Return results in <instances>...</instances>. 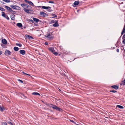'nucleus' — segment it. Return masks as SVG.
<instances>
[{"mask_svg":"<svg viewBox=\"0 0 125 125\" xmlns=\"http://www.w3.org/2000/svg\"><path fill=\"white\" fill-rule=\"evenodd\" d=\"M31 9L32 7L31 6L27 4L25 8H24L23 10L27 13L32 14L33 13V11L31 10Z\"/></svg>","mask_w":125,"mask_h":125,"instance_id":"1","label":"nucleus"},{"mask_svg":"<svg viewBox=\"0 0 125 125\" xmlns=\"http://www.w3.org/2000/svg\"><path fill=\"white\" fill-rule=\"evenodd\" d=\"M46 105L50 108L52 107L53 109H55L56 110L58 111H61L62 110L60 108L58 107L57 106L54 105L53 104H46Z\"/></svg>","mask_w":125,"mask_h":125,"instance_id":"2","label":"nucleus"},{"mask_svg":"<svg viewBox=\"0 0 125 125\" xmlns=\"http://www.w3.org/2000/svg\"><path fill=\"white\" fill-rule=\"evenodd\" d=\"M45 37L48 40H51L53 38V36L51 32H50L45 35Z\"/></svg>","mask_w":125,"mask_h":125,"instance_id":"3","label":"nucleus"},{"mask_svg":"<svg viewBox=\"0 0 125 125\" xmlns=\"http://www.w3.org/2000/svg\"><path fill=\"white\" fill-rule=\"evenodd\" d=\"M40 15L42 17H47L48 16V14L42 11L40 12Z\"/></svg>","mask_w":125,"mask_h":125,"instance_id":"4","label":"nucleus"},{"mask_svg":"<svg viewBox=\"0 0 125 125\" xmlns=\"http://www.w3.org/2000/svg\"><path fill=\"white\" fill-rule=\"evenodd\" d=\"M2 16H3V17L5 18H6L7 20H9V18L8 17V16L7 15L5 14V13L3 12L2 11Z\"/></svg>","mask_w":125,"mask_h":125,"instance_id":"5","label":"nucleus"},{"mask_svg":"<svg viewBox=\"0 0 125 125\" xmlns=\"http://www.w3.org/2000/svg\"><path fill=\"white\" fill-rule=\"evenodd\" d=\"M11 52L9 50H7L5 52V54L6 55H8L11 54Z\"/></svg>","mask_w":125,"mask_h":125,"instance_id":"6","label":"nucleus"},{"mask_svg":"<svg viewBox=\"0 0 125 125\" xmlns=\"http://www.w3.org/2000/svg\"><path fill=\"white\" fill-rule=\"evenodd\" d=\"M24 1L25 2L28 3V4L31 6H33V3L30 1L24 0Z\"/></svg>","mask_w":125,"mask_h":125,"instance_id":"7","label":"nucleus"},{"mask_svg":"<svg viewBox=\"0 0 125 125\" xmlns=\"http://www.w3.org/2000/svg\"><path fill=\"white\" fill-rule=\"evenodd\" d=\"M2 42L4 44H6L7 43V42L6 39H3L2 40Z\"/></svg>","mask_w":125,"mask_h":125,"instance_id":"8","label":"nucleus"},{"mask_svg":"<svg viewBox=\"0 0 125 125\" xmlns=\"http://www.w3.org/2000/svg\"><path fill=\"white\" fill-rule=\"evenodd\" d=\"M20 53L22 55H24L25 53V51L23 50H21L20 51Z\"/></svg>","mask_w":125,"mask_h":125,"instance_id":"9","label":"nucleus"},{"mask_svg":"<svg viewBox=\"0 0 125 125\" xmlns=\"http://www.w3.org/2000/svg\"><path fill=\"white\" fill-rule=\"evenodd\" d=\"M49 49L50 51L51 52L53 53L55 51L54 49L52 47H51L49 48Z\"/></svg>","mask_w":125,"mask_h":125,"instance_id":"10","label":"nucleus"},{"mask_svg":"<svg viewBox=\"0 0 125 125\" xmlns=\"http://www.w3.org/2000/svg\"><path fill=\"white\" fill-rule=\"evenodd\" d=\"M33 21L36 23L38 22L39 21V19L36 18H33Z\"/></svg>","mask_w":125,"mask_h":125,"instance_id":"11","label":"nucleus"},{"mask_svg":"<svg viewBox=\"0 0 125 125\" xmlns=\"http://www.w3.org/2000/svg\"><path fill=\"white\" fill-rule=\"evenodd\" d=\"M25 36L26 38H28L29 39H33V38L31 36L29 35H26Z\"/></svg>","mask_w":125,"mask_h":125,"instance_id":"12","label":"nucleus"},{"mask_svg":"<svg viewBox=\"0 0 125 125\" xmlns=\"http://www.w3.org/2000/svg\"><path fill=\"white\" fill-rule=\"evenodd\" d=\"M111 87L116 90H117L118 88V86L116 85L112 86H111Z\"/></svg>","mask_w":125,"mask_h":125,"instance_id":"13","label":"nucleus"},{"mask_svg":"<svg viewBox=\"0 0 125 125\" xmlns=\"http://www.w3.org/2000/svg\"><path fill=\"white\" fill-rule=\"evenodd\" d=\"M42 8L44 9H47L49 8H51V7L49 6L46 7L45 6H42Z\"/></svg>","mask_w":125,"mask_h":125,"instance_id":"14","label":"nucleus"},{"mask_svg":"<svg viewBox=\"0 0 125 125\" xmlns=\"http://www.w3.org/2000/svg\"><path fill=\"white\" fill-rule=\"evenodd\" d=\"M53 26L54 27H56L59 26V25L58 24L57 22H55V23L53 24Z\"/></svg>","mask_w":125,"mask_h":125,"instance_id":"15","label":"nucleus"},{"mask_svg":"<svg viewBox=\"0 0 125 125\" xmlns=\"http://www.w3.org/2000/svg\"><path fill=\"white\" fill-rule=\"evenodd\" d=\"M125 33V25L123 30L121 34V35H123V34Z\"/></svg>","mask_w":125,"mask_h":125,"instance_id":"16","label":"nucleus"},{"mask_svg":"<svg viewBox=\"0 0 125 125\" xmlns=\"http://www.w3.org/2000/svg\"><path fill=\"white\" fill-rule=\"evenodd\" d=\"M10 18H11V20H14L15 19V18L14 17V15H11L10 16Z\"/></svg>","mask_w":125,"mask_h":125,"instance_id":"17","label":"nucleus"},{"mask_svg":"<svg viewBox=\"0 0 125 125\" xmlns=\"http://www.w3.org/2000/svg\"><path fill=\"white\" fill-rule=\"evenodd\" d=\"M4 107L0 105V110L1 111H3L4 110Z\"/></svg>","mask_w":125,"mask_h":125,"instance_id":"18","label":"nucleus"},{"mask_svg":"<svg viewBox=\"0 0 125 125\" xmlns=\"http://www.w3.org/2000/svg\"><path fill=\"white\" fill-rule=\"evenodd\" d=\"M17 26L19 27H22V25L21 23H18L17 24Z\"/></svg>","mask_w":125,"mask_h":125,"instance_id":"19","label":"nucleus"},{"mask_svg":"<svg viewBox=\"0 0 125 125\" xmlns=\"http://www.w3.org/2000/svg\"><path fill=\"white\" fill-rule=\"evenodd\" d=\"M32 94L35 95H40V94L37 92H34L32 93Z\"/></svg>","mask_w":125,"mask_h":125,"instance_id":"20","label":"nucleus"},{"mask_svg":"<svg viewBox=\"0 0 125 125\" xmlns=\"http://www.w3.org/2000/svg\"><path fill=\"white\" fill-rule=\"evenodd\" d=\"M10 7L13 9H15L16 8V5H10Z\"/></svg>","mask_w":125,"mask_h":125,"instance_id":"21","label":"nucleus"},{"mask_svg":"<svg viewBox=\"0 0 125 125\" xmlns=\"http://www.w3.org/2000/svg\"><path fill=\"white\" fill-rule=\"evenodd\" d=\"M26 4L25 3H22L21 4V6L23 8V9H24V8H25V6L26 5Z\"/></svg>","mask_w":125,"mask_h":125,"instance_id":"22","label":"nucleus"},{"mask_svg":"<svg viewBox=\"0 0 125 125\" xmlns=\"http://www.w3.org/2000/svg\"><path fill=\"white\" fill-rule=\"evenodd\" d=\"M13 49L15 51H17L19 50V48L16 47H14Z\"/></svg>","mask_w":125,"mask_h":125,"instance_id":"23","label":"nucleus"},{"mask_svg":"<svg viewBox=\"0 0 125 125\" xmlns=\"http://www.w3.org/2000/svg\"><path fill=\"white\" fill-rule=\"evenodd\" d=\"M117 107H118L119 108L121 109H123L124 108V107L121 105H117Z\"/></svg>","mask_w":125,"mask_h":125,"instance_id":"24","label":"nucleus"},{"mask_svg":"<svg viewBox=\"0 0 125 125\" xmlns=\"http://www.w3.org/2000/svg\"><path fill=\"white\" fill-rule=\"evenodd\" d=\"M79 2L77 1H75L74 3L73 4L74 5H76L78 4Z\"/></svg>","mask_w":125,"mask_h":125,"instance_id":"25","label":"nucleus"},{"mask_svg":"<svg viewBox=\"0 0 125 125\" xmlns=\"http://www.w3.org/2000/svg\"><path fill=\"white\" fill-rule=\"evenodd\" d=\"M5 8L7 10H8V11L9 10L10 8V7L7 6H5Z\"/></svg>","mask_w":125,"mask_h":125,"instance_id":"26","label":"nucleus"},{"mask_svg":"<svg viewBox=\"0 0 125 125\" xmlns=\"http://www.w3.org/2000/svg\"><path fill=\"white\" fill-rule=\"evenodd\" d=\"M52 18H53L56 17L57 16V15H56L54 14H52Z\"/></svg>","mask_w":125,"mask_h":125,"instance_id":"27","label":"nucleus"},{"mask_svg":"<svg viewBox=\"0 0 125 125\" xmlns=\"http://www.w3.org/2000/svg\"><path fill=\"white\" fill-rule=\"evenodd\" d=\"M2 0L7 3H9V2H10V0Z\"/></svg>","mask_w":125,"mask_h":125,"instance_id":"28","label":"nucleus"},{"mask_svg":"<svg viewBox=\"0 0 125 125\" xmlns=\"http://www.w3.org/2000/svg\"><path fill=\"white\" fill-rule=\"evenodd\" d=\"M2 125H7L6 123L2 122L1 123Z\"/></svg>","mask_w":125,"mask_h":125,"instance_id":"29","label":"nucleus"},{"mask_svg":"<svg viewBox=\"0 0 125 125\" xmlns=\"http://www.w3.org/2000/svg\"><path fill=\"white\" fill-rule=\"evenodd\" d=\"M0 10L1 11H4L5 10L4 9L1 7H0Z\"/></svg>","mask_w":125,"mask_h":125,"instance_id":"30","label":"nucleus"},{"mask_svg":"<svg viewBox=\"0 0 125 125\" xmlns=\"http://www.w3.org/2000/svg\"><path fill=\"white\" fill-rule=\"evenodd\" d=\"M123 41L122 42L123 44H124L125 43V39H123L122 38Z\"/></svg>","mask_w":125,"mask_h":125,"instance_id":"31","label":"nucleus"},{"mask_svg":"<svg viewBox=\"0 0 125 125\" xmlns=\"http://www.w3.org/2000/svg\"><path fill=\"white\" fill-rule=\"evenodd\" d=\"M109 91L110 92H113V93H115V92H117V91L115 90H110Z\"/></svg>","mask_w":125,"mask_h":125,"instance_id":"32","label":"nucleus"},{"mask_svg":"<svg viewBox=\"0 0 125 125\" xmlns=\"http://www.w3.org/2000/svg\"><path fill=\"white\" fill-rule=\"evenodd\" d=\"M16 45L17 46H19V47H21L22 46V45L21 44H18V43H16Z\"/></svg>","mask_w":125,"mask_h":125,"instance_id":"33","label":"nucleus"},{"mask_svg":"<svg viewBox=\"0 0 125 125\" xmlns=\"http://www.w3.org/2000/svg\"><path fill=\"white\" fill-rule=\"evenodd\" d=\"M8 123L10 125H13V124L11 123V122H8Z\"/></svg>","mask_w":125,"mask_h":125,"instance_id":"34","label":"nucleus"},{"mask_svg":"<svg viewBox=\"0 0 125 125\" xmlns=\"http://www.w3.org/2000/svg\"><path fill=\"white\" fill-rule=\"evenodd\" d=\"M48 2L51 3H54V2L52 0H50Z\"/></svg>","mask_w":125,"mask_h":125,"instance_id":"35","label":"nucleus"},{"mask_svg":"<svg viewBox=\"0 0 125 125\" xmlns=\"http://www.w3.org/2000/svg\"><path fill=\"white\" fill-rule=\"evenodd\" d=\"M53 53L55 56L57 55L58 54V53L57 52H54Z\"/></svg>","mask_w":125,"mask_h":125,"instance_id":"36","label":"nucleus"},{"mask_svg":"<svg viewBox=\"0 0 125 125\" xmlns=\"http://www.w3.org/2000/svg\"><path fill=\"white\" fill-rule=\"evenodd\" d=\"M20 9V8L19 7L16 6V8L15 9H16L19 10Z\"/></svg>","mask_w":125,"mask_h":125,"instance_id":"37","label":"nucleus"},{"mask_svg":"<svg viewBox=\"0 0 125 125\" xmlns=\"http://www.w3.org/2000/svg\"><path fill=\"white\" fill-rule=\"evenodd\" d=\"M12 10L11 9V8H10V10H9L8 11L9 13H11V12L12 11Z\"/></svg>","mask_w":125,"mask_h":125,"instance_id":"38","label":"nucleus"},{"mask_svg":"<svg viewBox=\"0 0 125 125\" xmlns=\"http://www.w3.org/2000/svg\"><path fill=\"white\" fill-rule=\"evenodd\" d=\"M51 8H49V9H47L48 11V12H50L51 11Z\"/></svg>","mask_w":125,"mask_h":125,"instance_id":"39","label":"nucleus"},{"mask_svg":"<svg viewBox=\"0 0 125 125\" xmlns=\"http://www.w3.org/2000/svg\"><path fill=\"white\" fill-rule=\"evenodd\" d=\"M18 80L19 81H20L21 83H23V81L22 80H20L19 79Z\"/></svg>","mask_w":125,"mask_h":125,"instance_id":"40","label":"nucleus"},{"mask_svg":"<svg viewBox=\"0 0 125 125\" xmlns=\"http://www.w3.org/2000/svg\"><path fill=\"white\" fill-rule=\"evenodd\" d=\"M122 82L123 83V84L124 85H125V79L123 81H122Z\"/></svg>","mask_w":125,"mask_h":125,"instance_id":"41","label":"nucleus"},{"mask_svg":"<svg viewBox=\"0 0 125 125\" xmlns=\"http://www.w3.org/2000/svg\"><path fill=\"white\" fill-rule=\"evenodd\" d=\"M15 12L14 11H13V10H12V11L11 12V13H13V14H15Z\"/></svg>","mask_w":125,"mask_h":125,"instance_id":"42","label":"nucleus"},{"mask_svg":"<svg viewBox=\"0 0 125 125\" xmlns=\"http://www.w3.org/2000/svg\"><path fill=\"white\" fill-rule=\"evenodd\" d=\"M122 38L123 39H125V34H124Z\"/></svg>","mask_w":125,"mask_h":125,"instance_id":"43","label":"nucleus"},{"mask_svg":"<svg viewBox=\"0 0 125 125\" xmlns=\"http://www.w3.org/2000/svg\"><path fill=\"white\" fill-rule=\"evenodd\" d=\"M54 21L53 20H52L51 21V22L52 23H53L54 22Z\"/></svg>","mask_w":125,"mask_h":125,"instance_id":"44","label":"nucleus"},{"mask_svg":"<svg viewBox=\"0 0 125 125\" xmlns=\"http://www.w3.org/2000/svg\"><path fill=\"white\" fill-rule=\"evenodd\" d=\"M70 121L71 122H72V123H75V122L73 121V120H71Z\"/></svg>","mask_w":125,"mask_h":125,"instance_id":"45","label":"nucleus"},{"mask_svg":"<svg viewBox=\"0 0 125 125\" xmlns=\"http://www.w3.org/2000/svg\"><path fill=\"white\" fill-rule=\"evenodd\" d=\"M13 59H14V60H16L17 61V60L16 59V58H15V57H13Z\"/></svg>","mask_w":125,"mask_h":125,"instance_id":"46","label":"nucleus"},{"mask_svg":"<svg viewBox=\"0 0 125 125\" xmlns=\"http://www.w3.org/2000/svg\"><path fill=\"white\" fill-rule=\"evenodd\" d=\"M116 51L117 52H119V50L118 49H117L116 50Z\"/></svg>","mask_w":125,"mask_h":125,"instance_id":"47","label":"nucleus"},{"mask_svg":"<svg viewBox=\"0 0 125 125\" xmlns=\"http://www.w3.org/2000/svg\"><path fill=\"white\" fill-rule=\"evenodd\" d=\"M45 45H48V43L47 42H45Z\"/></svg>","mask_w":125,"mask_h":125,"instance_id":"48","label":"nucleus"},{"mask_svg":"<svg viewBox=\"0 0 125 125\" xmlns=\"http://www.w3.org/2000/svg\"><path fill=\"white\" fill-rule=\"evenodd\" d=\"M2 54V52L1 51H0V55L1 54Z\"/></svg>","mask_w":125,"mask_h":125,"instance_id":"49","label":"nucleus"},{"mask_svg":"<svg viewBox=\"0 0 125 125\" xmlns=\"http://www.w3.org/2000/svg\"><path fill=\"white\" fill-rule=\"evenodd\" d=\"M0 2H1V3H2V4H4V2H3V1H0Z\"/></svg>","mask_w":125,"mask_h":125,"instance_id":"50","label":"nucleus"},{"mask_svg":"<svg viewBox=\"0 0 125 125\" xmlns=\"http://www.w3.org/2000/svg\"><path fill=\"white\" fill-rule=\"evenodd\" d=\"M25 74H26V75H29V76H30V74H27V73H25Z\"/></svg>","mask_w":125,"mask_h":125,"instance_id":"51","label":"nucleus"},{"mask_svg":"<svg viewBox=\"0 0 125 125\" xmlns=\"http://www.w3.org/2000/svg\"><path fill=\"white\" fill-rule=\"evenodd\" d=\"M22 95V96H23V97H24L25 98H26V97L24 95V94H23Z\"/></svg>","mask_w":125,"mask_h":125,"instance_id":"52","label":"nucleus"},{"mask_svg":"<svg viewBox=\"0 0 125 125\" xmlns=\"http://www.w3.org/2000/svg\"><path fill=\"white\" fill-rule=\"evenodd\" d=\"M42 22V21L40 20H39V22Z\"/></svg>","mask_w":125,"mask_h":125,"instance_id":"53","label":"nucleus"},{"mask_svg":"<svg viewBox=\"0 0 125 125\" xmlns=\"http://www.w3.org/2000/svg\"><path fill=\"white\" fill-rule=\"evenodd\" d=\"M23 73L24 74H25V73H24V72H23Z\"/></svg>","mask_w":125,"mask_h":125,"instance_id":"54","label":"nucleus"}]
</instances>
